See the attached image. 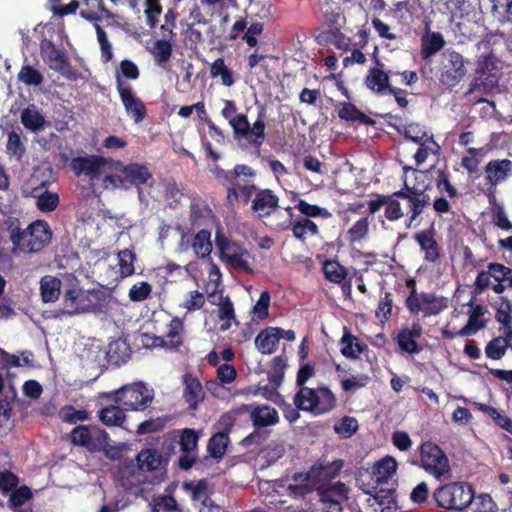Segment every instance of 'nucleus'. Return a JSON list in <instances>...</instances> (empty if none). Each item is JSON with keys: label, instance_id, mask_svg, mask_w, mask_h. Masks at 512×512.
<instances>
[{"label": "nucleus", "instance_id": "obj_46", "mask_svg": "<svg viewBox=\"0 0 512 512\" xmlns=\"http://www.w3.org/2000/svg\"><path fill=\"white\" fill-rule=\"evenodd\" d=\"M140 72L135 63L130 60L121 61L119 68L115 71L116 89H118V81L126 83L124 79L137 80Z\"/></svg>", "mask_w": 512, "mask_h": 512}, {"label": "nucleus", "instance_id": "obj_62", "mask_svg": "<svg viewBox=\"0 0 512 512\" xmlns=\"http://www.w3.org/2000/svg\"><path fill=\"white\" fill-rule=\"evenodd\" d=\"M496 319L503 325V328L512 326V308L507 300L501 299L497 305Z\"/></svg>", "mask_w": 512, "mask_h": 512}, {"label": "nucleus", "instance_id": "obj_53", "mask_svg": "<svg viewBox=\"0 0 512 512\" xmlns=\"http://www.w3.org/2000/svg\"><path fill=\"white\" fill-rule=\"evenodd\" d=\"M16 391L9 386L8 391L4 395H0V428L6 426L11 416V407L9 399H14Z\"/></svg>", "mask_w": 512, "mask_h": 512}, {"label": "nucleus", "instance_id": "obj_14", "mask_svg": "<svg viewBox=\"0 0 512 512\" xmlns=\"http://www.w3.org/2000/svg\"><path fill=\"white\" fill-rule=\"evenodd\" d=\"M211 171L216 179L227 188V199L238 197L237 186H239L240 177L250 179L255 176L254 170L244 164L236 165L231 171H225L218 166L214 167Z\"/></svg>", "mask_w": 512, "mask_h": 512}, {"label": "nucleus", "instance_id": "obj_19", "mask_svg": "<svg viewBox=\"0 0 512 512\" xmlns=\"http://www.w3.org/2000/svg\"><path fill=\"white\" fill-rule=\"evenodd\" d=\"M179 433V446L182 456L179 458V465L183 469L193 466L197 458V446L200 434L194 429L186 428Z\"/></svg>", "mask_w": 512, "mask_h": 512}, {"label": "nucleus", "instance_id": "obj_2", "mask_svg": "<svg viewBox=\"0 0 512 512\" xmlns=\"http://www.w3.org/2000/svg\"><path fill=\"white\" fill-rule=\"evenodd\" d=\"M403 171L406 190L390 195L384 215L389 221L404 218L407 228L417 227L421 223V214L429 205V198L411 185L410 177H415L418 171L408 166H405Z\"/></svg>", "mask_w": 512, "mask_h": 512}, {"label": "nucleus", "instance_id": "obj_3", "mask_svg": "<svg viewBox=\"0 0 512 512\" xmlns=\"http://www.w3.org/2000/svg\"><path fill=\"white\" fill-rule=\"evenodd\" d=\"M104 293L97 289H84L78 284H72L63 291L60 315L74 316L101 311L105 305Z\"/></svg>", "mask_w": 512, "mask_h": 512}, {"label": "nucleus", "instance_id": "obj_43", "mask_svg": "<svg viewBox=\"0 0 512 512\" xmlns=\"http://www.w3.org/2000/svg\"><path fill=\"white\" fill-rule=\"evenodd\" d=\"M99 419L107 426H121L125 421V414L119 406L110 405L99 412Z\"/></svg>", "mask_w": 512, "mask_h": 512}, {"label": "nucleus", "instance_id": "obj_56", "mask_svg": "<svg viewBox=\"0 0 512 512\" xmlns=\"http://www.w3.org/2000/svg\"><path fill=\"white\" fill-rule=\"evenodd\" d=\"M369 222L367 218L356 221L347 231L346 237L349 242L354 243L363 239L368 233Z\"/></svg>", "mask_w": 512, "mask_h": 512}, {"label": "nucleus", "instance_id": "obj_18", "mask_svg": "<svg viewBox=\"0 0 512 512\" xmlns=\"http://www.w3.org/2000/svg\"><path fill=\"white\" fill-rule=\"evenodd\" d=\"M106 440V432L98 428L90 429L87 426H78L71 432L72 443L90 451L101 449L106 444Z\"/></svg>", "mask_w": 512, "mask_h": 512}, {"label": "nucleus", "instance_id": "obj_44", "mask_svg": "<svg viewBox=\"0 0 512 512\" xmlns=\"http://www.w3.org/2000/svg\"><path fill=\"white\" fill-rule=\"evenodd\" d=\"M210 76L212 78H221L224 86L230 87L235 80L232 71L225 65L223 58H217L210 66Z\"/></svg>", "mask_w": 512, "mask_h": 512}, {"label": "nucleus", "instance_id": "obj_20", "mask_svg": "<svg viewBox=\"0 0 512 512\" xmlns=\"http://www.w3.org/2000/svg\"><path fill=\"white\" fill-rule=\"evenodd\" d=\"M118 167V170L125 174V181L128 184V189L132 186H136L138 189V197L142 201L144 196L141 186H151L153 182L152 174L149 169L145 165L139 163H130L127 165L118 164Z\"/></svg>", "mask_w": 512, "mask_h": 512}, {"label": "nucleus", "instance_id": "obj_17", "mask_svg": "<svg viewBox=\"0 0 512 512\" xmlns=\"http://www.w3.org/2000/svg\"><path fill=\"white\" fill-rule=\"evenodd\" d=\"M120 100L125 108L126 114L134 120L135 123H140L146 116V108L142 100L137 97L132 87L128 83L118 81V89Z\"/></svg>", "mask_w": 512, "mask_h": 512}, {"label": "nucleus", "instance_id": "obj_36", "mask_svg": "<svg viewBox=\"0 0 512 512\" xmlns=\"http://www.w3.org/2000/svg\"><path fill=\"white\" fill-rule=\"evenodd\" d=\"M340 351L346 358H357L367 346L361 343L357 337L351 335L346 329L340 340Z\"/></svg>", "mask_w": 512, "mask_h": 512}, {"label": "nucleus", "instance_id": "obj_57", "mask_svg": "<svg viewBox=\"0 0 512 512\" xmlns=\"http://www.w3.org/2000/svg\"><path fill=\"white\" fill-rule=\"evenodd\" d=\"M152 292V286L148 282L141 281L135 283L129 290L128 297L132 302H141L146 300Z\"/></svg>", "mask_w": 512, "mask_h": 512}, {"label": "nucleus", "instance_id": "obj_55", "mask_svg": "<svg viewBox=\"0 0 512 512\" xmlns=\"http://www.w3.org/2000/svg\"><path fill=\"white\" fill-rule=\"evenodd\" d=\"M358 429V422L353 417L345 416L334 425L337 434L344 438L351 437Z\"/></svg>", "mask_w": 512, "mask_h": 512}, {"label": "nucleus", "instance_id": "obj_59", "mask_svg": "<svg viewBox=\"0 0 512 512\" xmlns=\"http://www.w3.org/2000/svg\"><path fill=\"white\" fill-rule=\"evenodd\" d=\"M472 509L474 512H496V504L488 494L473 495Z\"/></svg>", "mask_w": 512, "mask_h": 512}, {"label": "nucleus", "instance_id": "obj_37", "mask_svg": "<svg viewBox=\"0 0 512 512\" xmlns=\"http://www.w3.org/2000/svg\"><path fill=\"white\" fill-rule=\"evenodd\" d=\"M20 118L24 127L33 132L42 130L46 123L43 115L34 105L23 109Z\"/></svg>", "mask_w": 512, "mask_h": 512}, {"label": "nucleus", "instance_id": "obj_49", "mask_svg": "<svg viewBox=\"0 0 512 512\" xmlns=\"http://www.w3.org/2000/svg\"><path fill=\"white\" fill-rule=\"evenodd\" d=\"M293 235L301 240L315 235L318 232L317 225L308 218L297 221L292 227Z\"/></svg>", "mask_w": 512, "mask_h": 512}, {"label": "nucleus", "instance_id": "obj_45", "mask_svg": "<svg viewBox=\"0 0 512 512\" xmlns=\"http://www.w3.org/2000/svg\"><path fill=\"white\" fill-rule=\"evenodd\" d=\"M325 277L334 283H341L347 276V270L336 260H327L323 264Z\"/></svg>", "mask_w": 512, "mask_h": 512}, {"label": "nucleus", "instance_id": "obj_42", "mask_svg": "<svg viewBox=\"0 0 512 512\" xmlns=\"http://www.w3.org/2000/svg\"><path fill=\"white\" fill-rule=\"evenodd\" d=\"M485 154V148H468L461 159L462 167L465 168L469 174L476 173L479 163Z\"/></svg>", "mask_w": 512, "mask_h": 512}, {"label": "nucleus", "instance_id": "obj_38", "mask_svg": "<svg viewBox=\"0 0 512 512\" xmlns=\"http://www.w3.org/2000/svg\"><path fill=\"white\" fill-rule=\"evenodd\" d=\"M163 462L162 454L156 449H144L137 455L139 470H157Z\"/></svg>", "mask_w": 512, "mask_h": 512}, {"label": "nucleus", "instance_id": "obj_6", "mask_svg": "<svg viewBox=\"0 0 512 512\" xmlns=\"http://www.w3.org/2000/svg\"><path fill=\"white\" fill-rule=\"evenodd\" d=\"M294 404L300 410L314 415H322L335 407L336 398L327 387H318L316 389L301 387L294 396Z\"/></svg>", "mask_w": 512, "mask_h": 512}, {"label": "nucleus", "instance_id": "obj_60", "mask_svg": "<svg viewBox=\"0 0 512 512\" xmlns=\"http://www.w3.org/2000/svg\"><path fill=\"white\" fill-rule=\"evenodd\" d=\"M490 276L493 277L494 282H507L512 284V270L502 264L491 263L488 266Z\"/></svg>", "mask_w": 512, "mask_h": 512}, {"label": "nucleus", "instance_id": "obj_24", "mask_svg": "<svg viewBox=\"0 0 512 512\" xmlns=\"http://www.w3.org/2000/svg\"><path fill=\"white\" fill-rule=\"evenodd\" d=\"M136 255L130 249H123L117 253V270L112 271L109 276L111 282H118L126 277H129L135 273Z\"/></svg>", "mask_w": 512, "mask_h": 512}, {"label": "nucleus", "instance_id": "obj_33", "mask_svg": "<svg viewBox=\"0 0 512 512\" xmlns=\"http://www.w3.org/2000/svg\"><path fill=\"white\" fill-rule=\"evenodd\" d=\"M486 309L482 305H476L469 314L467 324L457 332L458 336H469L475 334L478 330L485 326L483 319Z\"/></svg>", "mask_w": 512, "mask_h": 512}, {"label": "nucleus", "instance_id": "obj_28", "mask_svg": "<svg viewBox=\"0 0 512 512\" xmlns=\"http://www.w3.org/2000/svg\"><path fill=\"white\" fill-rule=\"evenodd\" d=\"M485 173L489 183L497 185L512 175V162L509 159L491 160L485 167Z\"/></svg>", "mask_w": 512, "mask_h": 512}, {"label": "nucleus", "instance_id": "obj_50", "mask_svg": "<svg viewBox=\"0 0 512 512\" xmlns=\"http://www.w3.org/2000/svg\"><path fill=\"white\" fill-rule=\"evenodd\" d=\"M507 338L505 335L492 339L485 348L486 356L493 360L501 359L507 349Z\"/></svg>", "mask_w": 512, "mask_h": 512}, {"label": "nucleus", "instance_id": "obj_51", "mask_svg": "<svg viewBox=\"0 0 512 512\" xmlns=\"http://www.w3.org/2000/svg\"><path fill=\"white\" fill-rule=\"evenodd\" d=\"M492 13L500 22L512 20V0H492Z\"/></svg>", "mask_w": 512, "mask_h": 512}, {"label": "nucleus", "instance_id": "obj_10", "mask_svg": "<svg viewBox=\"0 0 512 512\" xmlns=\"http://www.w3.org/2000/svg\"><path fill=\"white\" fill-rule=\"evenodd\" d=\"M153 398V389L142 382L125 385L115 392V401L127 410H142L152 402Z\"/></svg>", "mask_w": 512, "mask_h": 512}, {"label": "nucleus", "instance_id": "obj_23", "mask_svg": "<svg viewBox=\"0 0 512 512\" xmlns=\"http://www.w3.org/2000/svg\"><path fill=\"white\" fill-rule=\"evenodd\" d=\"M245 410L250 413V419L256 429L265 428L278 423V412L268 405H246Z\"/></svg>", "mask_w": 512, "mask_h": 512}, {"label": "nucleus", "instance_id": "obj_25", "mask_svg": "<svg viewBox=\"0 0 512 512\" xmlns=\"http://www.w3.org/2000/svg\"><path fill=\"white\" fill-rule=\"evenodd\" d=\"M365 85L369 90L378 95L396 93V89L389 83L388 74L379 68H372L368 71Z\"/></svg>", "mask_w": 512, "mask_h": 512}, {"label": "nucleus", "instance_id": "obj_12", "mask_svg": "<svg viewBox=\"0 0 512 512\" xmlns=\"http://www.w3.org/2000/svg\"><path fill=\"white\" fill-rule=\"evenodd\" d=\"M216 248L220 259L234 269L251 271L250 254L239 244L229 240L224 235H216Z\"/></svg>", "mask_w": 512, "mask_h": 512}, {"label": "nucleus", "instance_id": "obj_27", "mask_svg": "<svg viewBox=\"0 0 512 512\" xmlns=\"http://www.w3.org/2000/svg\"><path fill=\"white\" fill-rule=\"evenodd\" d=\"M118 164H123L119 160L109 158L106 175L102 179V186L106 190H128V184L125 181V174L118 170Z\"/></svg>", "mask_w": 512, "mask_h": 512}, {"label": "nucleus", "instance_id": "obj_39", "mask_svg": "<svg viewBox=\"0 0 512 512\" xmlns=\"http://www.w3.org/2000/svg\"><path fill=\"white\" fill-rule=\"evenodd\" d=\"M192 250L200 258L208 257L212 252L211 233L205 229L193 236Z\"/></svg>", "mask_w": 512, "mask_h": 512}, {"label": "nucleus", "instance_id": "obj_40", "mask_svg": "<svg viewBox=\"0 0 512 512\" xmlns=\"http://www.w3.org/2000/svg\"><path fill=\"white\" fill-rule=\"evenodd\" d=\"M421 301L425 317L437 315L447 308V299L432 293H422Z\"/></svg>", "mask_w": 512, "mask_h": 512}, {"label": "nucleus", "instance_id": "obj_32", "mask_svg": "<svg viewBox=\"0 0 512 512\" xmlns=\"http://www.w3.org/2000/svg\"><path fill=\"white\" fill-rule=\"evenodd\" d=\"M446 42L443 35L439 32H426L422 37L421 57L427 60L438 53Z\"/></svg>", "mask_w": 512, "mask_h": 512}, {"label": "nucleus", "instance_id": "obj_5", "mask_svg": "<svg viewBox=\"0 0 512 512\" xmlns=\"http://www.w3.org/2000/svg\"><path fill=\"white\" fill-rule=\"evenodd\" d=\"M52 238V231L44 220H36L25 230L13 229L10 239L14 251L35 253L42 250L49 244Z\"/></svg>", "mask_w": 512, "mask_h": 512}, {"label": "nucleus", "instance_id": "obj_29", "mask_svg": "<svg viewBox=\"0 0 512 512\" xmlns=\"http://www.w3.org/2000/svg\"><path fill=\"white\" fill-rule=\"evenodd\" d=\"M397 461L392 456H386L373 467L372 478L377 484H388L397 471Z\"/></svg>", "mask_w": 512, "mask_h": 512}, {"label": "nucleus", "instance_id": "obj_48", "mask_svg": "<svg viewBox=\"0 0 512 512\" xmlns=\"http://www.w3.org/2000/svg\"><path fill=\"white\" fill-rule=\"evenodd\" d=\"M151 52L155 57L157 65L163 66L171 57L172 45L166 39L157 40L153 44Z\"/></svg>", "mask_w": 512, "mask_h": 512}, {"label": "nucleus", "instance_id": "obj_30", "mask_svg": "<svg viewBox=\"0 0 512 512\" xmlns=\"http://www.w3.org/2000/svg\"><path fill=\"white\" fill-rule=\"evenodd\" d=\"M415 239L421 250L424 252V259L429 262H436L440 257L439 247L432 230H423L416 234Z\"/></svg>", "mask_w": 512, "mask_h": 512}, {"label": "nucleus", "instance_id": "obj_4", "mask_svg": "<svg viewBox=\"0 0 512 512\" xmlns=\"http://www.w3.org/2000/svg\"><path fill=\"white\" fill-rule=\"evenodd\" d=\"M235 113V103L231 100H225L221 114L229 121V124L233 129L234 138L238 142L245 140L253 146H261L265 140L266 127L261 116H259L251 126L245 114L235 115Z\"/></svg>", "mask_w": 512, "mask_h": 512}, {"label": "nucleus", "instance_id": "obj_41", "mask_svg": "<svg viewBox=\"0 0 512 512\" xmlns=\"http://www.w3.org/2000/svg\"><path fill=\"white\" fill-rule=\"evenodd\" d=\"M419 148L414 154V160L416 165L423 164L429 157V155H438L440 153L441 147L434 140L433 135L431 134L428 139L425 141L418 143Z\"/></svg>", "mask_w": 512, "mask_h": 512}, {"label": "nucleus", "instance_id": "obj_52", "mask_svg": "<svg viewBox=\"0 0 512 512\" xmlns=\"http://www.w3.org/2000/svg\"><path fill=\"white\" fill-rule=\"evenodd\" d=\"M205 303L204 294L198 290H192L185 294L183 300L179 304L181 308L187 310V312L196 311L203 307Z\"/></svg>", "mask_w": 512, "mask_h": 512}, {"label": "nucleus", "instance_id": "obj_21", "mask_svg": "<svg viewBox=\"0 0 512 512\" xmlns=\"http://www.w3.org/2000/svg\"><path fill=\"white\" fill-rule=\"evenodd\" d=\"M422 332V326L418 321L413 322L410 326L402 327L396 337L397 344L401 351L409 354H417L420 348L416 339L421 337Z\"/></svg>", "mask_w": 512, "mask_h": 512}, {"label": "nucleus", "instance_id": "obj_22", "mask_svg": "<svg viewBox=\"0 0 512 512\" xmlns=\"http://www.w3.org/2000/svg\"><path fill=\"white\" fill-rule=\"evenodd\" d=\"M41 55L44 62L52 69L62 74L68 70V59L65 53L58 49L52 42L43 41Z\"/></svg>", "mask_w": 512, "mask_h": 512}, {"label": "nucleus", "instance_id": "obj_15", "mask_svg": "<svg viewBox=\"0 0 512 512\" xmlns=\"http://www.w3.org/2000/svg\"><path fill=\"white\" fill-rule=\"evenodd\" d=\"M109 158L98 155H88L73 158L70 166L72 171L77 175H85L89 180L94 181L105 173Z\"/></svg>", "mask_w": 512, "mask_h": 512}, {"label": "nucleus", "instance_id": "obj_8", "mask_svg": "<svg viewBox=\"0 0 512 512\" xmlns=\"http://www.w3.org/2000/svg\"><path fill=\"white\" fill-rule=\"evenodd\" d=\"M420 463L421 467L438 481H446L452 477L447 455L432 442H424L420 446Z\"/></svg>", "mask_w": 512, "mask_h": 512}, {"label": "nucleus", "instance_id": "obj_13", "mask_svg": "<svg viewBox=\"0 0 512 512\" xmlns=\"http://www.w3.org/2000/svg\"><path fill=\"white\" fill-rule=\"evenodd\" d=\"M47 182L40 181L36 174H33L23 186V195L36 199V206L42 212L54 211L59 204V196L55 192L46 189Z\"/></svg>", "mask_w": 512, "mask_h": 512}, {"label": "nucleus", "instance_id": "obj_26", "mask_svg": "<svg viewBox=\"0 0 512 512\" xmlns=\"http://www.w3.org/2000/svg\"><path fill=\"white\" fill-rule=\"evenodd\" d=\"M278 202V197L271 190H259L252 200V210L257 213L259 217H266L271 215L277 208Z\"/></svg>", "mask_w": 512, "mask_h": 512}, {"label": "nucleus", "instance_id": "obj_63", "mask_svg": "<svg viewBox=\"0 0 512 512\" xmlns=\"http://www.w3.org/2000/svg\"><path fill=\"white\" fill-rule=\"evenodd\" d=\"M153 512H168L177 510V502L171 496H158L155 497L151 503Z\"/></svg>", "mask_w": 512, "mask_h": 512}, {"label": "nucleus", "instance_id": "obj_54", "mask_svg": "<svg viewBox=\"0 0 512 512\" xmlns=\"http://www.w3.org/2000/svg\"><path fill=\"white\" fill-rule=\"evenodd\" d=\"M20 82L26 85L38 86L43 82L42 74L29 65H24L18 73Z\"/></svg>", "mask_w": 512, "mask_h": 512}, {"label": "nucleus", "instance_id": "obj_16", "mask_svg": "<svg viewBox=\"0 0 512 512\" xmlns=\"http://www.w3.org/2000/svg\"><path fill=\"white\" fill-rule=\"evenodd\" d=\"M184 324L183 321L174 317L167 324L166 332L163 337H153L143 341L149 347H164L168 350H176L183 342Z\"/></svg>", "mask_w": 512, "mask_h": 512}, {"label": "nucleus", "instance_id": "obj_58", "mask_svg": "<svg viewBox=\"0 0 512 512\" xmlns=\"http://www.w3.org/2000/svg\"><path fill=\"white\" fill-rule=\"evenodd\" d=\"M404 135L414 143H421L429 138V134L424 126L418 123H410L405 126Z\"/></svg>", "mask_w": 512, "mask_h": 512}, {"label": "nucleus", "instance_id": "obj_35", "mask_svg": "<svg viewBox=\"0 0 512 512\" xmlns=\"http://www.w3.org/2000/svg\"><path fill=\"white\" fill-rule=\"evenodd\" d=\"M61 281L51 275H46L40 280V294L43 302H54L59 298Z\"/></svg>", "mask_w": 512, "mask_h": 512}, {"label": "nucleus", "instance_id": "obj_1", "mask_svg": "<svg viewBox=\"0 0 512 512\" xmlns=\"http://www.w3.org/2000/svg\"><path fill=\"white\" fill-rule=\"evenodd\" d=\"M342 468V460L315 464L306 474L295 476V484L288 487L290 494L300 497L315 489L318 491L323 512H342V503L347 499L346 485L337 482L326 486V483L336 477Z\"/></svg>", "mask_w": 512, "mask_h": 512}, {"label": "nucleus", "instance_id": "obj_11", "mask_svg": "<svg viewBox=\"0 0 512 512\" xmlns=\"http://www.w3.org/2000/svg\"><path fill=\"white\" fill-rule=\"evenodd\" d=\"M464 57L454 51L446 50L441 55L439 68V81L447 88H453L460 83L466 75Z\"/></svg>", "mask_w": 512, "mask_h": 512}, {"label": "nucleus", "instance_id": "obj_7", "mask_svg": "<svg viewBox=\"0 0 512 512\" xmlns=\"http://www.w3.org/2000/svg\"><path fill=\"white\" fill-rule=\"evenodd\" d=\"M502 62L492 54H483L476 61V77L469 92L481 90L488 93L498 88L502 77Z\"/></svg>", "mask_w": 512, "mask_h": 512}, {"label": "nucleus", "instance_id": "obj_31", "mask_svg": "<svg viewBox=\"0 0 512 512\" xmlns=\"http://www.w3.org/2000/svg\"><path fill=\"white\" fill-rule=\"evenodd\" d=\"M278 327H268L262 330L255 338V346L262 354H271L276 351L278 340Z\"/></svg>", "mask_w": 512, "mask_h": 512}, {"label": "nucleus", "instance_id": "obj_9", "mask_svg": "<svg viewBox=\"0 0 512 512\" xmlns=\"http://www.w3.org/2000/svg\"><path fill=\"white\" fill-rule=\"evenodd\" d=\"M434 498L441 507L462 510L472 503L473 489L463 483H451L437 489Z\"/></svg>", "mask_w": 512, "mask_h": 512}, {"label": "nucleus", "instance_id": "obj_34", "mask_svg": "<svg viewBox=\"0 0 512 512\" xmlns=\"http://www.w3.org/2000/svg\"><path fill=\"white\" fill-rule=\"evenodd\" d=\"M184 384V399L189 407L194 409L204 398L202 386L196 378L190 375L184 377Z\"/></svg>", "mask_w": 512, "mask_h": 512}, {"label": "nucleus", "instance_id": "obj_64", "mask_svg": "<svg viewBox=\"0 0 512 512\" xmlns=\"http://www.w3.org/2000/svg\"><path fill=\"white\" fill-rule=\"evenodd\" d=\"M389 13L393 18L402 22L407 18V16L412 15L413 6L409 0L399 1L393 5Z\"/></svg>", "mask_w": 512, "mask_h": 512}, {"label": "nucleus", "instance_id": "obj_47", "mask_svg": "<svg viewBox=\"0 0 512 512\" xmlns=\"http://www.w3.org/2000/svg\"><path fill=\"white\" fill-rule=\"evenodd\" d=\"M228 441L227 434L223 432L214 434L208 442L207 450L209 454L214 458H221L226 451Z\"/></svg>", "mask_w": 512, "mask_h": 512}, {"label": "nucleus", "instance_id": "obj_61", "mask_svg": "<svg viewBox=\"0 0 512 512\" xmlns=\"http://www.w3.org/2000/svg\"><path fill=\"white\" fill-rule=\"evenodd\" d=\"M339 117L345 120L369 123V118L360 112L353 104L345 103L338 112Z\"/></svg>", "mask_w": 512, "mask_h": 512}]
</instances>
